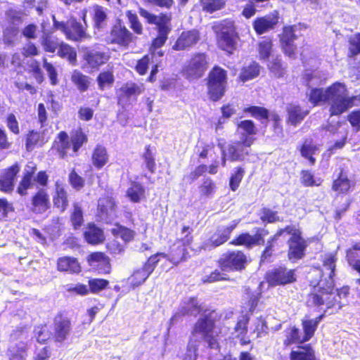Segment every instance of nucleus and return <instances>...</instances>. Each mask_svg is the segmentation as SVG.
Listing matches in <instances>:
<instances>
[{"label":"nucleus","instance_id":"nucleus-1","mask_svg":"<svg viewBox=\"0 0 360 360\" xmlns=\"http://www.w3.org/2000/svg\"><path fill=\"white\" fill-rule=\"evenodd\" d=\"M139 13L146 19L147 23L155 25L157 30V35L152 39L148 53L137 60L134 68L139 75L143 76L147 73L150 63H155V58H161L165 54V51L160 48L165 44L172 32V15L167 12H161L155 15L143 8H139Z\"/></svg>","mask_w":360,"mask_h":360},{"label":"nucleus","instance_id":"nucleus-2","mask_svg":"<svg viewBox=\"0 0 360 360\" xmlns=\"http://www.w3.org/2000/svg\"><path fill=\"white\" fill-rule=\"evenodd\" d=\"M187 304L191 310L197 311L199 318L193 325L191 333L193 335H200L209 348L213 349L219 346V334L217 331V323L221 319V314L215 309H202L197 297L188 299Z\"/></svg>","mask_w":360,"mask_h":360},{"label":"nucleus","instance_id":"nucleus-3","mask_svg":"<svg viewBox=\"0 0 360 360\" xmlns=\"http://www.w3.org/2000/svg\"><path fill=\"white\" fill-rule=\"evenodd\" d=\"M342 83L335 82L328 86L325 90L322 88H313L310 91L309 101L314 106L319 105L321 102H328L330 117L340 116V108L338 102L341 99Z\"/></svg>","mask_w":360,"mask_h":360},{"label":"nucleus","instance_id":"nucleus-4","mask_svg":"<svg viewBox=\"0 0 360 360\" xmlns=\"http://www.w3.org/2000/svg\"><path fill=\"white\" fill-rule=\"evenodd\" d=\"M217 34V46L219 49L230 56L237 49L239 34L231 19H224L217 22L213 27Z\"/></svg>","mask_w":360,"mask_h":360},{"label":"nucleus","instance_id":"nucleus-5","mask_svg":"<svg viewBox=\"0 0 360 360\" xmlns=\"http://www.w3.org/2000/svg\"><path fill=\"white\" fill-rule=\"evenodd\" d=\"M207 96L209 100L216 103L226 94L228 88V72L219 65H214L205 79Z\"/></svg>","mask_w":360,"mask_h":360},{"label":"nucleus","instance_id":"nucleus-6","mask_svg":"<svg viewBox=\"0 0 360 360\" xmlns=\"http://www.w3.org/2000/svg\"><path fill=\"white\" fill-rule=\"evenodd\" d=\"M86 13H83V18L85 20ZM87 24L79 22L76 18H71L68 21H58L53 18V28L60 30L63 33L67 40L74 42H81L91 38L87 32Z\"/></svg>","mask_w":360,"mask_h":360},{"label":"nucleus","instance_id":"nucleus-7","mask_svg":"<svg viewBox=\"0 0 360 360\" xmlns=\"http://www.w3.org/2000/svg\"><path fill=\"white\" fill-rule=\"evenodd\" d=\"M208 66L207 54L205 52H195L191 54L186 63L182 67L181 72L188 80H197L204 76Z\"/></svg>","mask_w":360,"mask_h":360},{"label":"nucleus","instance_id":"nucleus-8","mask_svg":"<svg viewBox=\"0 0 360 360\" xmlns=\"http://www.w3.org/2000/svg\"><path fill=\"white\" fill-rule=\"evenodd\" d=\"M248 263L247 255L241 250H227L217 260L218 267L228 272H242Z\"/></svg>","mask_w":360,"mask_h":360},{"label":"nucleus","instance_id":"nucleus-9","mask_svg":"<svg viewBox=\"0 0 360 360\" xmlns=\"http://www.w3.org/2000/svg\"><path fill=\"white\" fill-rule=\"evenodd\" d=\"M73 333V321L65 311L58 312L53 319L51 338L56 344L65 343Z\"/></svg>","mask_w":360,"mask_h":360},{"label":"nucleus","instance_id":"nucleus-10","mask_svg":"<svg viewBox=\"0 0 360 360\" xmlns=\"http://www.w3.org/2000/svg\"><path fill=\"white\" fill-rule=\"evenodd\" d=\"M136 40V37L126 27L123 21L117 19L110 27L108 41L120 48L127 49Z\"/></svg>","mask_w":360,"mask_h":360},{"label":"nucleus","instance_id":"nucleus-11","mask_svg":"<svg viewBox=\"0 0 360 360\" xmlns=\"http://www.w3.org/2000/svg\"><path fill=\"white\" fill-rule=\"evenodd\" d=\"M253 235L247 231L239 233L229 242V244L238 247L243 246L247 249L263 245L265 237L269 234V230L262 227H255Z\"/></svg>","mask_w":360,"mask_h":360},{"label":"nucleus","instance_id":"nucleus-12","mask_svg":"<svg viewBox=\"0 0 360 360\" xmlns=\"http://www.w3.org/2000/svg\"><path fill=\"white\" fill-rule=\"evenodd\" d=\"M334 281H329L326 286L321 285L320 282L317 286H314L307 295V304L310 307H321L325 303L327 304V309L334 307L333 302H327L330 295L333 294Z\"/></svg>","mask_w":360,"mask_h":360},{"label":"nucleus","instance_id":"nucleus-13","mask_svg":"<svg viewBox=\"0 0 360 360\" xmlns=\"http://www.w3.org/2000/svg\"><path fill=\"white\" fill-rule=\"evenodd\" d=\"M193 250L192 248H188L179 241H174L169 248L167 253L156 252L153 255H156L158 262L160 257L165 258L169 261L174 266H178L179 264L187 261L191 258V251Z\"/></svg>","mask_w":360,"mask_h":360},{"label":"nucleus","instance_id":"nucleus-14","mask_svg":"<svg viewBox=\"0 0 360 360\" xmlns=\"http://www.w3.org/2000/svg\"><path fill=\"white\" fill-rule=\"evenodd\" d=\"M264 278L270 286L285 285L297 280L295 269L285 266H278L268 271Z\"/></svg>","mask_w":360,"mask_h":360},{"label":"nucleus","instance_id":"nucleus-15","mask_svg":"<svg viewBox=\"0 0 360 360\" xmlns=\"http://www.w3.org/2000/svg\"><path fill=\"white\" fill-rule=\"evenodd\" d=\"M331 184V190L337 195H347L355 186V181L351 178L348 167L340 166L336 170Z\"/></svg>","mask_w":360,"mask_h":360},{"label":"nucleus","instance_id":"nucleus-16","mask_svg":"<svg viewBox=\"0 0 360 360\" xmlns=\"http://www.w3.org/2000/svg\"><path fill=\"white\" fill-rule=\"evenodd\" d=\"M242 112L256 119L261 124H265V125L270 117L269 110L264 106L250 105L243 108ZM271 120L273 122V129L274 131L277 129L281 131L282 125L281 124V119L280 115L277 113H273L271 115Z\"/></svg>","mask_w":360,"mask_h":360},{"label":"nucleus","instance_id":"nucleus-17","mask_svg":"<svg viewBox=\"0 0 360 360\" xmlns=\"http://www.w3.org/2000/svg\"><path fill=\"white\" fill-rule=\"evenodd\" d=\"M280 47L283 54L291 59H296L297 47L295 41L297 39L295 34V25H285L282 32L278 34Z\"/></svg>","mask_w":360,"mask_h":360},{"label":"nucleus","instance_id":"nucleus-18","mask_svg":"<svg viewBox=\"0 0 360 360\" xmlns=\"http://www.w3.org/2000/svg\"><path fill=\"white\" fill-rule=\"evenodd\" d=\"M158 264V260L156 259V255H150L141 267L134 270L128 277L127 283L132 288L139 287L143 284L154 271Z\"/></svg>","mask_w":360,"mask_h":360},{"label":"nucleus","instance_id":"nucleus-19","mask_svg":"<svg viewBox=\"0 0 360 360\" xmlns=\"http://www.w3.org/2000/svg\"><path fill=\"white\" fill-rule=\"evenodd\" d=\"M236 131L240 135V140L237 141L238 146L251 147L255 143L258 129L252 120H243L236 124Z\"/></svg>","mask_w":360,"mask_h":360},{"label":"nucleus","instance_id":"nucleus-20","mask_svg":"<svg viewBox=\"0 0 360 360\" xmlns=\"http://www.w3.org/2000/svg\"><path fill=\"white\" fill-rule=\"evenodd\" d=\"M286 243L287 257L290 262L295 263L305 257L309 243L302 235L289 237Z\"/></svg>","mask_w":360,"mask_h":360},{"label":"nucleus","instance_id":"nucleus-21","mask_svg":"<svg viewBox=\"0 0 360 360\" xmlns=\"http://www.w3.org/2000/svg\"><path fill=\"white\" fill-rule=\"evenodd\" d=\"M82 58L87 68L98 70L101 66L108 63L110 58V55L108 51L99 48H86L84 51Z\"/></svg>","mask_w":360,"mask_h":360},{"label":"nucleus","instance_id":"nucleus-22","mask_svg":"<svg viewBox=\"0 0 360 360\" xmlns=\"http://www.w3.org/2000/svg\"><path fill=\"white\" fill-rule=\"evenodd\" d=\"M200 40L199 30L196 29L184 30L172 46V49L176 51H188L194 47Z\"/></svg>","mask_w":360,"mask_h":360},{"label":"nucleus","instance_id":"nucleus-23","mask_svg":"<svg viewBox=\"0 0 360 360\" xmlns=\"http://www.w3.org/2000/svg\"><path fill=\"white\" fill-rule=\"evenodd\" d=\"M279 22V14L277 11L262 17L256 18L252 22V27L257 35L263 34L274 30Z\"/></svg>","mask_w":360,"mask_h":360},{"label":"nucleus","instance_id":"nucleus-24","mask_svg":"<svg viewBox=\"0 0 360 360\" xmlns=\"http://www.w3.org/2000/svg\"><path fill=\"white\" fill-rule=\"evenodd\" d=\"M20 171V166L17 162L2 171L0 174V191L5 193L13 191L15 181Z\"/></svg>","mask_w":360,"mask_h":360},{"label":"nucleus","instance_id":"nucleus-25","mask_svg":"<svg viewBox=\"0 0 360 360\" xmlns=\"http://www.w3.org/2000/svg\"><path fill=\"white\" fill-rule=\"evenodd\" d=\"M144 88L143 84L139 85L135 82H127L118 89L117 94V104L123 105L131 98L136 100L137 97L142 94Z\"/></svg>","mask_w":360,"mask_h":360},{"label":"nucleus","instance_id":"nucleus-26","mask_svg":"<svg viewBox=\"0 0 360 360\" xmlns=\"http://www.w3.org/2000/svg\"><path fill=\"white\" fill-rule=\"evenodd\" d=\"M31 210L35 214H44L51 207L50 196L48 191L41 188L38 189L30 198Z\"/></svg>","mask_w":360,"mask_h":360},{"label":"nucleus","instance_id":"nucleus-27","mask_svg":"<svg viewBox=\"0 0 360 360\" xmlns=\"http://www.w3.org/2000/svg\"><path fill=\"white\" fill-rule=\"evenodd\" d=\"M239 223L240 219H235L227 226L218 227L210 238L211 245L217 248L227 242Z\"/></svg>","mask_w":360,"mask_h":360},{"label":"nucleus","instance_id":"nucleus-28","mask_svg":"<svg viewBox=\"0 0 360 360\" xmlns=\"http://www.w3.org/2000/svg\"><path fill=\"white\" fill-rule=\"evenodd\" d=\"M283 248V245L282 243L279 244V238L274 233L268 238L264 249L261 252L259 264L271 262L273 257L276 255V251Z\"/></svg>","mask_w":360,"mask_h":360},{"label":"nucleus","instance_id":"nucleus-29","mask_svg":"<svg viewBox=\"0 0 360 360\" xmlns=\"http://www.w3.org/2000/svg\"><path fill=\"white\" fill-rule=\"evenodd\" d=\"M86 261L91 266L95 265L101 274H108L111 272L110 258L103 252H93L86 257Z\"/></svg>","mask_w":360,"mask_h":360},{"label":"nucleus","instance_id":"nucleus-30","mask_svg":"<svg viewBox=\"0 0 360 360\" xmlns=\"http://www.w3.org/2000/svg\"><path fill=\"white\" fill-rule=\"evenodd\" d=\"M70 147L69 136L65 131H60L53 140L51 150L59 158L65 159L68 156V150Z\"/></svg>","mask_w":360,"mask_h":360},{"label":"nucleus","instance_id":"nucleus-31","mask_svg":"<svg viewBox=\"0 0 360 360\" xmlns=\"http://www.w3.org/2000/svg\"><path fill=\"white\" fill-rule=\"evenodd\" d=\"M83 235L86 242L92 245L101 244L105 239L103 230L94 222L87 224Z\"/></svg>","mask_w":360,"mask_h":360},{"label":"nucleus","instance_id":"nucleus-32","mask_svg":"<svg viewBox=\"0 0 360 360\" xmlns=\"http://www.w3.org/2000/svg\"><path fill=\"white\" fill-rule=\"evenodd\" d=\"M298 150L300 155L308 161L310 166H314L316 162L314 155L319 150V147L314 143L312 139H305L300 145Z\"/></svg>","mask_w":360,"mask_h":360},{"label":"nucleus","instance_id":"nucleus-33","mask_svg":"<svg viewBox=\"0 0 360 360\" xmlns=\"http://www.w3.org/2000/svg\"><path fill=\"white\" fill-rule=\"evenodd\" d=\"M338 93H341V99L338 105L340 108V115L346 112L349 109L360 105V93L358 95L349 96L345 84L342 83L341 91H338ZM339 96H340V94Z\"/></svg>","mask_w":360,"mask_h":360},{"label":"nucleus","instance_id":"nucleus-34","mask_svg":"<svg viewBox=\"0 0 360 360\" xmlns=\"http://www.w3.org/2000/svg\"><path fill=\"white\" fill-rule=\"evenodd\" d=\"M56 269L60 272H67L71 274L81 271V266L76 257L63 256L58 258Z\"/></svg>","mask_w":360,"mask_h":360},{"label":"nucleus","instance_id":"nucleus-35","mask_svg":"<svg viewBox=\"0 0 360 360\" xmlns=\"http://www.w3.org/2000/svg\"><path fill=\"white\" fill-rule=\"evenodd\" d=\"M286 122L288 124L296 127L300 124L308 115L309 111L304 110L300 105L290 103L286 108Z\"/></svg>","mask_w":360,"mask_h":360},{"label":"nucleus","instance_id":"nucleus-36","mask_svg":"<svg viewBox=\"0 0 360 360\" xmlns=\"http://www.w3.org/2000/svg\"><path fill=\"white\" fill-rule=\"evenodd\" d=\"M53 207L60 212H64L69 206L68 193L61 185L56 184L54 193L52 197Z\"/></svg>","mask_w":360,"mask_h":360},{"label":"nucleus","instance_id":"nucleus-37","mask_svg":"<svg viewBox=\"0 0 360 360\" xmlns=\"http://www.w3.org/2000/svg\"><path fill=\"white\" fill-rule=\"evenodd\" d=\"M107 11V8L101 5H93L91 18L93 21V28L95 30L101 31L105 28L108 18Z\"/></svg>","mask_w":360,"mask_h":360},{"label":"nucleus","instance_id":"nucleus-38","mask_svg":"<svg viewBox=\"0 0 360 360\" xmlns=\"http://www.w3.org/2000/svg\"><path fill=\"white\" fill-rule=\"evenodd\" d=\"M109 158L107 148L101 144H97L92 150L91 160L96 169H101L109 162Z\"/></svg>","mask_w":360,"mask_h":360},{"label":"nucleus","instance_id":"nucleus-39","mask_svg":"<svg viewBox=\"0 0 360 360\" xmlns=\"http://www.w3.org/2000/svg\"><path fill=\"white\" fill-rule=\"evenodd\" d=\"M91 78L79 70H74L70 75V81L76 89L84 93L89 91L91 86Z\"/></svg>","mask_w":360,"mask_h":360},{"label":"nucleus","instance_id":"nucleus-40","mask_svg":"<svg viewBox=\"0 0 360 360\" xmlns=\"http://www.w3.org/2000/svg\"><path fill=\"white\" fill-rule=\"evenodd\" d=\"M249 321L250 316L245 314L242 319L237 321L234 326V331L236 333V338L240 340V344L242 346L248 345L251 342L250 338L247 336Z\"/></svg>","mask_w":360,"mask_h":360},{"label":"nucleus","instance_id":"nucleus-41","mask_svg":"<svg viewBox=\"0 0 360 360\" xmlns=\"http://www.w3.org/2000/svg\"><path fill=\"white\" fill-rule=\"evenodd\" d=\"M126 196L131 202L139 203L146 198V188L140 182L133 181L126 191Z\"/></svg>","mask_w":360,"mask_h":360},{"label":"nucleus","instance_id":"nucleus-42","mask_svg":"<svg viewBox=\"0 0 360 360\" xmlns=\"http://www.w3.org/2000/svg\"><path fill=\"white\" fill-rule=\"evenodd\" d=\"M46 142L44 133L37 130H30L25 136V148L27 151L42 146Z\"/></svg>","mask_w":360,"mask_h":360},{"label":"nucleus","instance_id":"nucleus-43","mask_svg":"<svg viewBox=\"0 0 360 360\" xmlns=\"http://www.w3.org/2000/svg\"><path fill=\"white\" fill-rule=\"evenodd\" d=\"M63 41L50 32L42 34L40 44L45 53H55Z\"/></svg>","mask_w":360,"mask_h":360},{"label":"nucleus","instance_id":"nucleus-44","mask_svg":"<svg viewBox=\"0 0 360 360\" xmlns=\"http://www.w3.org/2000/svg\"><path fill=\"white\" fill-rule=\"evenodd\" d=\"M69 142L72 151L77 153L88 142V136L82 127H77L72 130Z\"/></svg>","mask_w":360,"mask_h":360},{"label":"nucleus","instance_id":"nucleus-45","mask_svg":"<svg viewBox=\"0 0 360 360\" xmlns=\"http://www.w3.org/2000/svg\"><path fill=\"white\" fill-rule=\"evenodd\" d=\"M261 67L256 61H252L248 65L242 67L238 81L243 83L257 77L260 73Z\"/></svg>","mask_w":360,"mask_h":360},{"label":"nucleus","instance_id":"nucleus-46","mask_svg":"<svg viewBox=\"0 0 360 360\" xmlns=\"http://www.w3.org/2000/svg\"><path fill=\"white\" fill-rule=\"evenodd\" d=\"M115 76L112 68L101 71L96 76L98 89L103 91L106 89L111 88L115 83Z\"/></svg>","mask_w":360,"mask_h":360},{"label":"nucleus","instance_id":"nucleus-47","mask_svg":"<svg viewBox=\"0 0 360 360\" xmlns=\"http://www.w3.org/2000/svg\"><path fill=\"white\" fill-rule=\"evenodd\" d=\"M285 339L283 340V345L285 347H288L291 345L300 344V346L304 345L305 342H302L300 329L295 326H289L285 330ZM300 347L298 345L297 347Z\"/></svg>","mask_w":360,"mask_h":360},{"label":"nucleus","instance_id":"nucleus-48","mask_svg":"<svg viewBox=\"0 0 360 360\" xmlns=\"http://www.w3.org/2000/svg\"><path fill=\"white\" fill-rule=\"evenodd\" d=\"M28 345L25 341H20L8 349L9 360H25L27 355Z\"/></svg>","mask_w":360,"mask_h":360},{"label":"nucleus","instance_id":"nucleus-49","mask_svg":"<svg viewBox=\"0 0 360 360\" xmlns=\"http://www.w3.org/2000/svg\"><path fill=\"white\" fill-rule=\"evenodd\" d=\"M56 52L58 57L65 59L71 65H75L77 64V51L71 45L63 41Z\"/></svg>","mask_w":360,"mask_h":360},{"label":"nucleus","instance_id":"nucleus-50","mask_svg":"<svg viewBox=\"0 0 360 360\" xmlns=\"http://www.w3.org/2000/svg\"><path fill=\"white\" fill-rule=\"evenodd\" d=\"M217 189V186L214 180L210 177L204 178L198 186L200 198L201 199L211 198L216 193Z\"/></svg>","mask_w":360,"mask_h":360},{"label":"nucleus","instance_id":"nucleus-51","mask_svg":"<svg viewBox=\"0 0 360 360\" xmlns=\"http://www.w3.org/2000/svg\"><path fill=\"white\" fill-rule=\"evenodd\" d=\"M111 233L115 237H120L124 243H129L134 240L136 232L127 226L117 222L115 227L110 229Z\"/></svg>","mask_w":360,"mask_h":360},{"label":"nucleus","instance_id":"nucleus-52","mask_svg":"<svg viewBox=\"0 0 360 360\" xmlns=\"http://www.w3.org/2000/svg\"><path fill=\"white\" fill-rule=\"evenodd\" d=\"M116 201L115 198L110 195H104L98 200V210L99 213L108 217L116 210Z\"/></svg>","mask_w":360,"mask_h":360},{"label":"nucleus","instance_id":"nucleus-53","mask_svg":"<svg viewBox=\"0 0 360 360\" xmlns=\"http://www.w3.org/2000/svg\"><path fill=\"white\" fill-rule=\"evenodd\" d=\"M154 150L155 148L148 144L145 146L144 151L141 155V158L143 161L146 168L151 174H154L156 170Z\"/></svg>","mask_w":360,"mask_h":360},{"label":"nucleus","instance_id":"nucleus-54","mask_svg":"<svg viewBox=\"0 0 360 360\" xmlns=\"http://www.w3.org/2000/svg\"><path fill=\"white\" fill-rule=\"evenodd\" d=\"M70 221L75 230L80 229L84 224L83 210L78 202H74L72 204V210L70 214Z\"/></svg>","mask_w":360,"mask_h":360},{"label":"nucleus","instance_id":"nucleus-55","mask_svg":"<svg viewBox=\"0 0 360 360\" xmlns=\"http://www.w3.org/2000/svg\"><path fill=\"white\" fill-rule=\"evenodd\" d=\"M227 273V271L222 270L221 269H215L202 278V283L206 284L221 281H231V278Z\"/></svg>","mask_w":360,"mask_h":360},{"label":"nucleus","instance_id":"nucleus-56","mask_svg":"<svg viewBox=\"0 0 360 360\" xmlns=\"http://www.w3.org/2000/svg\"><path fill=\"white\" fill-rule=\"evenodd\" d=\"M125 15L134 35H141L143 32V27L136 13L128 10L125 12Z\"/></svg>","mask_w":360,"mask_h":360},{"label":"nucleus","instance_id":"nucleus-57","mask_svg":"<svg viewBox=\"0 0 360 360\" xmlns=\"http://www.w3.org/2000/svg\"><path fill=\"white\" fill-rule=\"evenodd\" d=\"M300 182L304 187L320 186L323 179H315L314 174L308 169H303L300 172Z\"/></svg>","mask_w":360,"mask_h":360},{"label":"nucleus","instance_id":"nucleus-58","mask_svg":"<svg viewBox=\"0 0 360 360\" xmlns=\"http://www.w3.org/2000/svg\"><path fill=\"white\" fill-rule=\"evenodd\" d=\"M301 324L304 332L302 340V342H307L314 335L318 325L311 319H302Z\"/></svg>","mask_w":360,"mask_h":360},{"label":"nucleus","instance_id":"nucleus-59","mask_svg":"<svg viewBox=\"0 0 360 360\" xmlns=\"http://www.w3.org/2000/svg\"><path fill=\"white\" fill-rule=\"evenodd\" d=\"M273 49V41L269 37H265L259 41L257 51L260 60H267L271 55Z\"/></svg>","mask_w":360,"mask_h":360},{"label":"nucleus","instance_id":"nucleus-60","mask_svg":"<svg viewBox=\"0 0 360 360\" xmlns=\"http://www.w3.org/2000/svg\"><path fill=\"white\" fill-rule=\"evenodd\" d=\"M360 54V32H357L348 39L347 57L355 58Z\"/></svg>","mask_w":360,"mask_h":360},{"label":"nucleus","instance_id":"nucleus-61","mask_svg":"<svg viewBox=\"0 0 360 360\" xmlns=\"http://www.w3.org/2000/svg\"><path fill=\"white\" fill-rule=\"evenodd\" d=\"M245 294L247 296L245 304L248 307V312L252 314L258 306L261 293L252 292L249 288H247L245 289Z\"/></svg>","mask_w":360,"mask_h":360},{"label":"nucleus","instance_id":"nucleus-62","mask_svg":"<svg viewBox=\"0 0 360 360\" xmlns=\"http://www.w3.org/2000/svg\"><path fill=\"white\" fill-rule=\"evenodd\" d=\"M68 183L71 187L78 191L85 186V179L80 176L75 168H72L68 174Z\"/></svg>","mask_w":360,"mask_h":360},{"label":"nucleus","instance_id":"nucleus-63","mask_svg":"<svg viewBox=\"0 0 360 360\" xmlns=\"http://www.w3.org/2000/svg\"><path fill=\"white\" fill-rule=\"evenodd\" d=\"M200 2L202 10L209 13L219 11L226 6L225 0H200Z\"/></svg>","mask_w":360,"mask_h":360},{"label":"nucleus","instance_id":"nucleus-64","mask_svg":"<svg viewBox=\"0 0 360 360\" xmlns=\"http://www.w3.org/2000/svg\"><path fill=\"white\" fill-rule=\"evenodd\" d=\"M20 29L18 26H8L3 30V41L6 45H13L18 39Z\"/></svg>","mask_w":360,"mask_h":360}]
</instances>
